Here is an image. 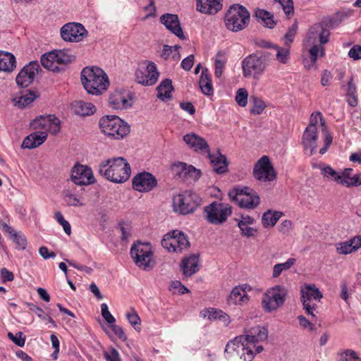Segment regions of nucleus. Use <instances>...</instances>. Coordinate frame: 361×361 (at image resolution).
I'll return each mask as SVG.
<instances>
[{
  "mask_svg": "<svg viewBox=\"0 0 361 361\" xmlns=\"http://www.w3.org/2000/svg\"><path fill=\"white\" fill-rule=\"evenodd\" d=\"M252 100L253 102V106L250 110V113L256 115L261 114L266 107L264 102L255 97H252Z\"/></svg>",
  "mask_w": 361,
  "mask_h": 361,
  "instance_id": "obj_50",
  "label": "nucleus"
},
{
  "mask_svg": "<svg viewBox=\"0 0 361 361\" xmlns=\"http://www.w3.org/2000/svg\"><path fill=\"white\" fill-rule=\"evenodd\" d=\"M39 68L40 66L37 61H30L25 65L16 78L17 85L22 87H28L34 81L35 75Z\"/></svg>",
  "mask_w": 361,
  "mask_h": 361,
  "instance_id": "obj_23",
  "label": "nucleus"
},
{
  "mask_svg": "<svg viewBox=\"0 0 361 361\" xmlns=\"http://www.w3.org/2000/svg\"><path fill=\"white\" fill-rule=\"evenodd\" d=\"M71 179L78 185H88L96 181L92 169L80 164H76L73 166Z\"/></svg>",
  "mask_w": 361,
  "mask_h": 361,
  "instance_id": "obj_18",
  "label": "nucleus"
},
{
  "mask_svg": "<svg viewBox=\"0 0 361 361\" xmlns=\"http://www.w3.org/2000/svg\"><path fill=\"white\" fill-rule=\"evenodd\" d=\"M104 356L107 361H121L118 352L114 348L105 351Z\"/></svg>",
  "mask_w": 361,
  "mask_h": 361,
  "instance_id": "obj_61",
  "label": "nucleus"
},
{
  "mask_svg": "<svg viewBox=\"0 0 361 361\" xmlns=\"http://www.w3.org/2000/svg\"><path fill=\"white\" fill-rule=\"evenodd\" d=\"M99 128L106 135L120 140L126 136L130 130V126L117 116H106L99 121Z\"/></svg>",
  "mask_w": 361,
  "mask_h": 361,
  "instance_id": "obj_6",
  "label": "nucleus"
},
{
  "mask_svg": "<svg viewBox=\"0 0 361 361\" xmlns=\"http://www.w3.org/2000/svg\"><path fill=\"white\" fill-rule=\"evenodd\" d=\"M228 195L229 199L241 208L254 209L260 202L257 193L249 187L234 188L229 190Z\"/></svg>",
  "mask_w": 361,
  "mask_h": 361,
  "instance_id": "obj_8",
  "label": "nucleus"
},
{
  "mask_svg": "<svg viewBox=\"0 0 361 361\" xmlns=\"http://www.w3.org/2000/svg\"><path fill=\"white\" fill-rule=\"evenodd\" d=\"M36 98L37 95L35 92H29L28 93L19 97L18 104L21 108L25 107L31 104Z\"/></svg>",
  "mask_w": 361,
  "mask_h": 361,
  "instance_id": "obj_54",
  "label": "nucleus"
},
{
  "mask_svg": "<svg viewBox=\"0 0 361 361\" xmlns=\"http://www.w3.org/2000/svg\"><path fill=\"white\" fill-rule=\"evenodd\" d=\"M282 212L277 211L268 210L265 212L262 217V223L264 227H272L282 216Z\"/></svg>",
  "mask_w": 361,
  "mask_h": 361,
  "instance_id": "obj_37",
  "label": "nucleus"
},
{
  "mask_svg": "<svg viewBox=\"0 0 361 361\" xmlns=\"http://www.w3.org/2000/svg\"><path fill=\"white\" fill-rule=\"evenodd\" d=\"M87 33L85 27L78 23H66L60 30L61 38L66 42H80Z\"/></svg>",
  "mask_w": 361,
  "mask_h": 361,
  "instance_id": "obj_20",
  "label": "nucleus"
},
{
  "mask_svg": "<svg viewBox=\"0 0 361 361\" xmlns=\"http://www.w3.org/2000/svg\"><path fill=\"white\" fill-rule=\"evenodd\" d=\"M210 161L212 170L218 174H224L228 171V161L225 155L222 154L219 149L211 152L208 144L204 141V154Z\"/></svg>",
  "mask_w": 361,
  "mask_h": 361,
  "instance_id": "obj_22",
  "label": "nucleus"
},
{
  "mask_svg": "<svg viewBox=\"0 0 361 361\" xmlns=\"http://www.w3.org/2000/svg\"><path fill=\"white\" fill-rule=\"evenodd\" d=\"M109 100L111 106L115 109H126L131 106L127 97L119 92L111 94Z\"/></svg>",
  "mask_w": 361,
  "mask_h": 361,
  "instance_id": "obj_35",
  "label": "nucleus"
},
{
  "mask_svg": "<svg viewBox=\"0 0 361 361\" xmlns=\"http://www.w3.org/2000/svg\"><path fill=\"white\" fill-rule=\"evenodd\" d=\"M207 220L212 224L220 225L224 223L232 214V207L225 203L214 202L204 207Z\"/></svg>",
  "mask_w": 361,
  "mask_h": 361,
  "instance_id": "obj_15",
  "label": "nucleus"
},
{
  "mask_svg": "<svg viewBox=\"0 0 361 361\" xmlns=\"http://www.w3.org/2000/svg\"><path fill=\"white\" fill-rule=\"evenodd\" d=\"M301 293V301L305 312L312 318L316 319L317 304L315 301L319 302L323 295L314 284L305 285L302 288Z\"/></svg>",
  "mask_w": 361,
  "mask_h": 361,
  "instance_id": "obj_14",
  "label": "nucleus"
},
{
  "mask_svg": "<svg viewBox=\"0 0 361 361\" xmlns=\"http://www.w3.org/2000/svg\"><path fill=\"white\" fill-rule=\"evenodd\" d=\"M318 131L317 130H312L305 128L302 135V143L304 149L309 155L313 154L317 147Z\"/></svg>",
  "mask_w": 361,
  "mask_h": 361,
  "instance_id": "obj_27",
  "label": "nucleus"
},
{
  "mask_svg": "<svg viewBox=\"0 0 361 361\" xmlns=\"http://www.w3.org/2000/svg\"><path fill=\"white\" fill-rule=\"evenodd\" d=\"M360 185H361V173L355 174L350 176L347 181L344 180V186L347 188L357 187Z\"/></svg>",
  "mask_w": 361,
  "mask_h": 361,
  "instance_id": "obj_60",
  "label": "nucleus"
},
{
  "mask_svg": "<svg viewBox=\"0 0 361 361\" xmlns=\"http://www.w3.org/2000/svg\"><path fill=\"white\" fill-rule=\"evenodd\" d=\"M238 226L241 231V234L247 238L252 237L257 233V230L251 227L250 224H246L243 221H238Z\"/></svg>",
  "mask_w": 361,
  "mask_h": 361,
  "instance_id": "obj_53",
  "label": "nucleus"
},
{
  "mask_svg": "<svg viewBox=\"0 0 361 361\" xmlns=\"http://www.w3.org/2000/svg\"><path fill=\"white\" fill-rule=\"evenodd\" d=\"M51 52L43 54L41 57V63L43 67L49 70H54V65L56 63V57H50Z\"/></svg>",
  "mask_w": 361,
  "mask_h": 361,
  "instance_id": "obj_51",
  "label": "nucleus"
},
{
  "mask_svg": "<svg viewBox=\"0 0 361 361\" xmlns=\"http://www.w3.org/2000/svg\"><path fill=\"white\" fill-rule=\"evenodd\" d=\"M248 92L245 88H240L237 90L235 100L241 107L246 106L247 104Z\"/></svg>",
  "mask_w": 361,
  "mask_h": 361,
  "instance_id": "obj_48",
  "label": "nucleus"
},
{
  "mask_svg": "<svg viewBox=\"0 0 361 361\" xmlns=\"http://www.w3.org/2000/svg\"><path fill=\"white\" fill-rule=\"evenodd\" d=\"M72 109L75 114L82 116L92 115L96 111V107L92 103L83 101L74 102Z\"/></svg>",
  "mask_w": 361,
  "mask_h": 361,
  "instance_id": "obj_34",
  "label": "nucleus"
},
{
  "mask_svg": "<svg viewBox=\"0 0 361 361\" xmlns=\"http://www.w3.org/2000/svg\"><path fill=\"white\" fill-rule=\"evenodd\" d=\"M185 143L195 152L203 151V138L195 133L186 134L183 136Z\"/></svg>",
  "mask_w": 361,
  "mask_h": 361,
  "instance_id": "obj_36",
  "label": "nucleus"
},
{
  "mask_svg": "<svg viewBox=\"0 0 361 361\" xmlns=\"http://www.w3.org/2000/svg\"><path fill=\"white\" fill-rule=\"evenodd\" d=\"M274 49L276 51V60L281 64H286L290 59V47H282L274 45Z\"/></svg>",
  "mask_w": 361,
  "mask_h": 361,
  "instance_id": "obj_43",
  "label": "nucleus"
},
{
  "mask_svg": "<svg viewBox=\"0 0 361 361\" xmlns=\"http://www.w3.org/2000/svg\"><path fill=\"white\" fill-rule=\"evenodd\" d=\"M339 361H361L355 352L348 350L340 355Z\"/></svg>",
  "mask_w": 361,
  "mask_h": 361,
  "instance_id": "obj_58",
  "label": "nucleus"
},
{
  "mask_svg": "<svg viewBox=\"0 0 361 361\" xmlns=\"http://www.w3.org/2000/svg\"><path fill=\"white\" fill-rule=\"evenodd\" d=\"M16 67V58L9 52L0 51V71L12 72Z\"/></svg>",
  "mask_w": 361,
  "mask_h": 361,
  "instance_id": "obj_33",
  "label": "nucleus"
},
{
  "mask_svg": "<svg viewBox=\"0 0 361 361\" xmlns=\"http://www.w3.org/2000/svg\"><path fill=\"white\" fill-rule=\"evenodd\" d=\"M198 257L192 255L188 257H185L182 260L181 268L183 274L185 276H190L194 274L197 270Z\"/></svg>",
  "mask_w": 361,
  "mask_h": 361,
  "instance_id": "obj_32",
  "label": "nucleus"
},
{
  "mask_svg": "<svg viewBox=\"0 0 361 361\" xmlns=\"http://www.w3.org/2000/svg\"><path fill=\"white\" fill-rule=\"evenodd\" d=\"M160 22L165 25L171 33L181 39H185L183 31L176 14L164 13L160 17Z\"/></svg>",
  "mask_w": 361,
  "mask_h": 361,
  "instance_id": "obj_25",
  "label": "nucleus"
},
{
  "mask_svg": "<svg viewBox=\"0 0 361 361\" xmlns=\"http://www.w3.org/2000/svg\"><path fill=\"white\" fill-rule=\"evenodd\" d=\"M250 19V15L248 10L243 5L234 4L227 9L224 20L228 30L238 32L247 27Z\"/></svg>",
  "mask_w": 361,
  "mask_h": 361,
  "instance_id": "obj_5",
  "label": "nucleus"
},
{
  "mask_svg": "<svg viewBox=\"0 0 361 361\" xmlns=\"http://www.w3.org/2000/svg\"><path fill=\"white\" fill-rule=\"evenodd\" d=\"M63 198L68 206L81 207L84 205L80 198H78L75 194L69 192L64 193Z\"/></svg>",
  "mask_w": 361,
  "mask_h": 361,
  "instance_id": "obj_49",
  "label": "nucleus"
},
{
  "mask_svg": "<svg viewBox=\"0 0 361 361\" xmlns=\"http://www.w3.org/2000/svg\"><path fill=\"white\" fill-rule=\"evenodd\" d=\"M226 61V57L224 53L219 51L216 54L214 60V74L216 78H220L221 76Z\"/></svg>",
  "mask_w": 361,
  "mask_h": 361,
  "instance_id": "obj_46",
  "label": "nucleus"
},
{
  "mask_svg": "<svg viewBox=\"0 0 361 361\" xmlns=\"http://www.w3.org/2000/svg\"><path fill=\"white\" fill-rule=\"evenodd\" d=\"M268 336L266 328L259 326L245 330L244 334L235 337L226 345L225 351H237L240 354L242 361H252L255 356L262 352L263 347L259 343L265 341Z\"/></svg>",
  "mask_w": 361,
  "mask_h": 361,
  "instance_id": "obj_1",
  "label": "nucleus"
},
{
  "mask_svg": "<svg viewBox=\"0 0 361 361\" xmlns=\"http://www.w3.org/2000/svg\"><path fill=\"white\" fill-rule=\"evenodd\" d=\"M208 69L204 68V94L212 95L214 89L211 76L208 73Z\"/></svg>",
  "mask_w": 361,
  "mask_h": 361,
  "instance_id": "obj_57",
  "label": "nucleus"
},
{
  "mask_svg": "<svg viewBox=\"0 0 361 361\" xmlns=\"http://www.w3.org/2000/svg\"><path fill=\"white\" fill-rule=\"evenodd\" d=\"M161 245L169 252L182 253L190 247V243L183 232L173 230L164 235Z\"/></svg>",
  "mask_w": 361,
  "mask_h": 361,
  "instance_id": "obj_9",
  "label": "nucleus"
},
{
  "mask_svg": "<svg viewBox=\"0 0 361 361\" xmlns=\"http://www.w3.org/2000/svg\"><path fill=\"white\" fill-rule=\"evenodd\" d=\"M347 102L350 106H356L357 104V94L356 85L351 78L348 81L346 89Z\"/></svg>",
  "mask_w": 361,
  "mask_h": 361,
  "instance_id": "obj_41",
  "label": "nucleus"
},
{
  "mask_svg": "<svg viewBox=\"0 0 361 361\" xmlns=\"http://www.w3.org/2000/svg\"><path fill=\"white\" fill-rule=\"evenodd\" d=\"M278 8H281L288 18L294 15V6L293 0H274Z\"/></svg>",
  "mask_w": 361,
  "mask_h": 361,
  "instance_id": "obj_44",
  "label": "nucleus"
},
{
  "mask_svg": "<svg viewBox=\"0 0 361 361\" xmlns=\"http://www.w3.org/2000/svg\"><path fill=\"white\" fill-rule=\"evenodd\" d=\"M50 57H56L57 64H68L71 63L75 56L69 50H54L51 51Z\"/></svg>",
  "mask_w": 361,
  "mask_h": 361,
  "instance_id": "obj_40",
  "label": "nucleus"
},
{
  "mask_svg": "<svg viewBox=\"0 0 361 361\" xmlns=\"http://www.w3.org/2000/svg\"><path fill=\"white\" fill-rule=\"evenodd\" d=\"M81 82L86 91L94 95L102 94L109 85L108 75L97 66L84 68L81 72Z\"/></svg>",
  "mask_w": 361,
  "mask_h": 361,
  "instance_id": "obj_4",
  "label": "nucleus"
},
{
  "mask_svg": "<svg viewBox=\"0 0 361 361\" xmlns=\"http://www.w3.org/2000/svg\"><path fill=\"white\" fill-rule=\"evenodd\" d=\"M297 25H293L284 36L285 44L290 47V44L293 42L296 34Z\"/></svg>",
  "mask_w": 361,
  "mask_h": 361,
  "instance_id": "obj_62",
  "label": "nucleus"
},
{
  "mask_svg": "<svg viewBox=\"0 0 361 361\" xmlns=\"http://www.w3.org/2000/svg\"><path fill=\"white\" fill-rule=\"evenodd\" d=\"M54 219L61 226H62L64 232L68 235H70L71 234V226L69 222L64 219L63 214L60 212H56L54 214Z\"/></svg>",
  "mask_w": 361,
  "mask_h": 361,
  "instance_id": "obj_52",
  "label": "nucleus"
},
{
  "mask_svg": "<svg viewBox=\"0 0 361 361\" xmlns=\"http://www.w3.org/2000/svg\"><path fill=\"white\" fill-rule=\"evenodd\" d=\"M157 184L156 178L148 172L138 173L133 179V189L139 192H149L155 188Z\"/></svg>",
  "mask_w": 361,
  "mask_h": 361,
  "instance_id": "obj_24",
  "label": "nucleus"
},
{
  "mask_svg": "<svg viewBox=\"0 0 361 361\" xmlns=\"http://www.w3.org/2000/svg\"><path fill=\"white\" fill-rule=\"evenodd\" d=\"M11 239L16 243L18 248L20 250L25 249L27 246V240L25 236L22 233H13V235Z\"/></svg>",
  "mask_w": 361,
  "mask_h": 361,
  "instance_id": "obj_55",
  "label": "nucleus"
},
{
  "mask_svg": "<svg viewBox=\"0 0 361 361\" xmlns=\"http://www.w3.org/2000/svg\"><path fill=\"white\" fill-rule=\"evenodd\" d=\"M253 176L257 180L262 182L272 181L276 178L274 169L267 156L262 157L255 164Z\"/></svg>",
  "mask_w": 361,
  "mask_h": 361,
  "instance_id": "obj_17",
  "label": "nucleus"
},
{
  "mask_svg": "<svg viewBox=\"0 0 361 361\" xmlns=\"http://www.w3.org/2000/svg\"><path fill=\"white\" fill-rule=\"evenodd\" d=\"M224 0H204V14L214 16L223 8Z\"/></svg>",
  "mask_w": 361,
  "mask_h": 361,
  "instance_id": "obj_42",
  "label": "nucleus"
},
{
  "mask_svg": "<svg viewBox=\"0 0 361 361\" xmlns=\"http://www.w3.org/2000/svg\"><path fill=\"white\" fill-rule=\"evenodd\" d=\"M99 173L106 179L116 183L128 180L131 174V168L123 157L108 159L99 164Z\"/></svg>",
  "mask_w": 361,
  "mask_h": 361,
  "instance_id": "obj_3",
  "label": "nucleus"
},
{
  "mask_svg": "<svg viewBox=\"0 0 361 361\" xmlns=\"http://www.w3.org/2000/svg\"><path fill=\"white\" fill-rule=\"evenodd\" d=\"M298 319L301 327L310 331H314V324L310 322L305 317L300 315L298 317Z\"/></svg>",
  "mask_w": 361,
  "mask_h": 361,
  "instance_id": "obj_64",
  "label": "nucleus"
},
{
  "mask_svg": "<svg viewBox=\"0 0 361 361\" xmlns=\"http://www.w3.org/2000/svg\"><path fill=\"white\" fill-rule=\"evenodd\" d=\"M255 17L257 18V22L265 27L272 29L276 25V20L274 19V14L267 10L256 8Z\"/></svg>",
  "mask_w": 361,
  "mask_h": 361,
  "instance_id": "obj_30",
  "label": "nucleus"
},
{
  "mask_svg": "<svg viewBox=\"0 0 361 361\" xmlns=\"http://www.w3.org/2000/svg\"><path fill=\"white\" fill-rule=\"evenodd\" d=\"M329 30L322 23H315L310 27L303 40V49L310 54V61H305L306 68H311L319 56L324 55V44L329 42Z\"/></svg>",
  "mask_w": 361,
  "mask_h": 361,
  "instance_id": "obj_2",
  "label": "nucleus"
},
{
  "mask_svg": "<svg viewBox=\"0 0 361 361\" xmlns=\"http://www.w3.org/2000/svg\"><path fill=\"white\" fill-rule=\"evenodd\" d=\"M200 198L195 193L184 191L173 196V211L181 214L193 212L198 206Z\"/></svg>",
  "mask_w": 361,
  "mask_h": 361,
  "instance_id": "obj_12",
  "label": "nucleus"
},
{
  "mask_svg": "<svg viewBox=\"0 0 361 361\" xmlns=\"http://www.w3.org/2000/svg\"><path fill=\"white\" fill-rule=\"evenodd\" d=\"M173 90V88L171 80L168 78L165 79L157 87V97L161 100L170 98L171 97V92Z\"/></svg>",
  "mask_w": 361,
  "mask_h": 361,
  "instance_id": "obj_39",
  "label": "nucleus"
},
{
  "mask_svg": "<svg viewBox=\"0 0 361 361\" xmlns=\"http://www.w3.org/2000/svg\"><path fill=\"white\" fill-rule=\"evenodd\" d=\"M126 318L135 330L140 331L141 320L138 314L134 309H131L126 313Z\"/></svg>",
  "mask_w": 361,
  "mask_h": 361,
  "instance_id": "obj_47",
  "label": "nucleus"
},
{
  "mask_svg": "<svg viewBox=\"0 0 361 361\" xmlns=\"http://www.w3.org/2000/svg\"><path fill=\"white\" fill-rule=\"evenodd\" d=\"M250 290V286L247 284L234 287L228 296V302L236 305H242L247 303L250 299L247 291Z\"/></svg>",
  "mask_w": 361,
  "mask_h": 361,
  "instance_id": "obj_26",
  "label": "nucleus"
},
{
  "mask_svg": "<svg viewBox=\"0 0 361 361\" xmlns=\"http://www.w3.org/2000/svg\"><path fill=\"white\" fill-rule=\"evenodd\" d=\"M101 312L103 318L109 324L111 323H115L116 319L109 312L108 305L106 303H103L101 305Z\"/></svg>",
  "mask_w": 361,
  "mask_h": 361,
  "instance_id": "obj_59",
  "label": "nucleus"
},
{
  "mask_svg": "<svg viewBox=\"0 0 361 361\" xmlns=\"http://www.w3.org/2000/svg\"><path fill=\"white\" fill-rule=\"evenodd\" d=\"M361 247V236L357 235L354 238L337 243L336 245V251L338 254L348 255L357 251Z\"/></svg>",
  "mask_w": 361,
  "mask_h": 361,
  "instance_id": "obj_28",
  "label": "nucleus"
},
{
  "mask_svg": "<svg viewBox=\"0 0 361 361\" xmlns=\"http://www.w3.org/2000/svg\"><path fill=\"white\" fill-rule=\"evenodd\" d=\"M288 289L282 285L268 288L262 295V307L266 312H273L283 306L286 300Z\"/></svg>",
  "mask_w": 361,
  "mask_h": 361,
  "instance_id": "obj_7",
  "label": "nucleus"
},
{
  "mask_svg": "<svg viewBox=\"0 0 361 361\" xmlns=\"http://www.w3.org/2000/svg\"><path fill=\"white\" fill-rule=\"evenodd\" d=\"M50 340L52 344V347L53 348H54V351L51 355V357H52L53 360H56L58 358V354L59 353V341L54 334H51Z\"/></svg>",
  "mask_w": 361,
  "mask_h": 361,
  "instance_id": "obj_63",
  "label": "nucleus"
},
{
  "mask_svg": "<svg viewBox=\"0 0 361 361\" xmlns=\"http://www.w3.org/2000/svg\"><path fill=\"white\" fill-rule=\"evenodd\" d=\"M31 127L34 130H41L42 132L54 135L60 130V121L53 115L40 116L32 121Z\"/></svg>",
  "mask_w": 361,
  "mask_h": 361,
  "instance_id": "obj_21",
  "label": "nucleus"
},
{
  "mask_svg": "<svg viewBox=\"0 0 361 361\" xmlns=\"http://www.w3.org/2000/svg\"><path fill=\"white\" fill-rule=\"evenodd\" d=\"M130 255L137 267L145 270L152 268L151 262L153 253L150 243L140 242L134 243L130 249Z\"/></svg>",
  "mask_w": 361,
  "mask_h": 361,
  "instance_id": "obj_13",
  "label": "nucleus"
},
{
  "mask_svg": "<svg viewBox=\"0 0 361 361\" xmlns=\"http://www.w3.org/2000/svg\"><path fill=\"white\" fill-rule=\"evenodd\" d=\"M29 135H27L22 143L23 148L33 149L39 147L44 143L47 138V133L46 132L39 131L36 130Z\"/></svg>",
  "mask_w": 361,
  "mask_h": 361,
  "instance_id": "obj_29",
  "label": "nucleus"
},
{
  "mask_svg": "<svg viewBox=\"0 0 361 361\" xmlns=\"http://www.w3.org/2000/svg\"><path fill=\"white\" fill-rule=\"evenodd\" d=\"M204 317L206 316L211 320H216L221 322L224 326H228L231 323V319L228 314L221 310L209 307L205 310Z\"/></svg>",
  "mask_w": 361,
  "mask_h": 361,
  "instance_id": "obj_31",
  "label": "nucleus"
},
{
  "mask_svg": "<svg viewBox=\"0 0 361 361\" xmlns=\"http://www.w3.org/2000/svg\"><path fill=\"white\" fill-rule=\"evenodd\" d=\"M8 337L18 346L23 347L25 343V336L23 333L18 331L16 334L11 332L8 334Z\"/></svg>",
  "mask_w": 361,
  "mask_h": 361,
  "instance_id": "obj_56",
  "label": "nucleus"
},
{
  "mask_svg": "<svg viewBox=\"0 0 361 361\" xmlns=\"http://www.w3.org/2000/svg\"><path fill=\"white\" fill-rule=\"evenodd\" d=\"M171 170L176 178L188 183L197 180L202 174L201 170L197 169L192 165H188L184 162H178L172 164Z\"/></svg>",
  "mask_w": 361,
  "mask_h": 361,
  "instance_id": "obj_16",
  "label": "nucleus"
},
{
  "mask_svg": "<svg viewBox=\"0 0 361 361\" xmlns=\"http://www.w3.org/2000/svg\"><path fill=\"white\" fill-rule=\"evenodd\" d=\"M295 258H289L283 263L275 264L273 267L272 277L278 278L283 271L288 270L295 263Z\"/></svg>",
  "mask_w": 361,
  "mask_h": 361,
  "instance_id": "obj_45",
  "label": "nucleus"
},
{
  "mask_svg": "<svg viewBox=\"0 0 361 361\" xmlns=\"http://www.w3.org/2000/svg\"><path fill=\"white\" fill-rule=\"evenodd\" d=\"M314 167L319 169L322 172V174L324 178H326L331 180H334L335 182L338 183V180L340 179V173L335 171L329 165L321 162L317 165H314Z\"/></svg>",
  "mask_w": 361,
  "mask_h": 361,
  "instance_id": "obj_38",
  "label": "nucleus"
},
{
  "mask_svg": "<svg viewBox=\"0 0 361 361\" xmlns=\"http://www.w3.org/2000/svg\"><path fill=\"white\" fill-rule=\"evenodd\" d=\"M320 122L322 127V133L324 134V146L319 149V154H324L326 152L329 147L332 143V135L328 131L327 126L325 121L323 118V116L320 111L313 112L310 118V124L306 128L317 130V125Z\"/></svg>",
  "mask_w": 361,
  "mask_h": 361,
  "instance_id": "obj_19",
  "label": "nucleus"
},
{
  "mask_svg": "<svg viewBox=\"0 0 361 361\" xmlns=\"http://www.w3.org/2000/svg\"><path fill=\"white\" fill-rule=\"evenodd\" d=\"M243 75L246 78L259 79L265 71L267 63L264 59L256 54L246 56L241 63Z\"/></svg>",
  "mask_w": 361,
  "mask_h": 361,
  "instance_id": "obj_11",
  "label": "nucleus"
},
{
  "mask_svg": "<svg viewBox=\"0 0 361 361\" xmlns=\"http://www.w3.org/2000/svg\"><path fill=\"white\" fill-rule=\"evenodd\" d=\"M135 76L136 82L139 84L144 86H152L157 82L159 73L154 62L145 60L138 63Z\"/></svg>",
  "mask_w": 361,
  "mask_h": 361,
  "instance_id": "obj_10",
  "label": "nucleus"
}]
</instances>
